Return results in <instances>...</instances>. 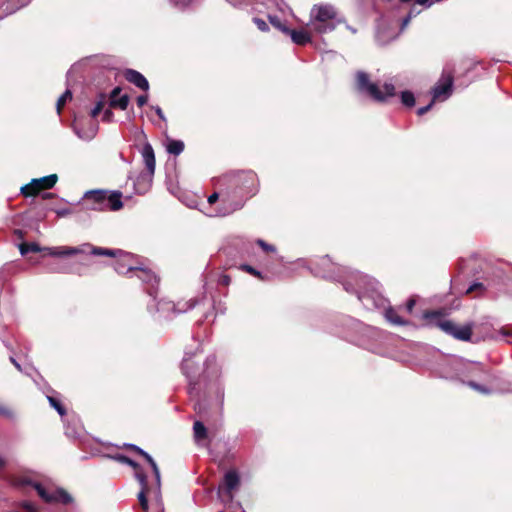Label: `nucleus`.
Listing matches in <instances>:
<instances>
[{"instance_id":"603ef678","label":"nucleus","mask_w":512,"mask_h":512,"mask_svg":"<svg viewBox=\"0 0 512 512\" xmlns=\"http://www.w3.org/2000/svg\"><path fill=\"white\" fill-rule=\"evenodd\" d=\"M219 282L222 284V285H229L230 284V277L228 275H222L219 279Z\"/></svg>"},{"instance_id":"0eeeda50","label":"nucleus","mask_w":512,"mask_h":512,"mask_svg":"<svg viewBox=\"0 0 512 512\" xmlns=\"http://www.w3.org/2000/svg\"><path fill=\"white\" fill-rule=\"evenodd\" d=\"M464 369L480 370V364L476 362L465 361L461 358H453L440 364L439 373L446 379L462 380Z\"/></svg>"},{"instance_id":"4468645a","label":"nucleus","mask_w":512,"mask_h":512,"mask_svg":"<svg viewBox=\"0 0 512 512\" xmlns=\"http://www.w3.org/2000/svg\"><path fill=\"white\" fill-rule=\"evenodd\" d=\"M124 447H126L127 449H130L132 451H135L139 455L143 456L146 459V461L149 463V465L152 468L154 477H155V493L159 494L160 487H161V476H160V470L158 468L157 463L154 461V459L151 457L150 454H148L142 448L138 447L135 444L127 443V444H124Z\"/></svg>"},{"instance_id":"393cba45","label":"nucleus","mask_w":512,"mask_h":512,"mask_svg":"<svg viewBox=\"0 0 512 512\" xmlns=\"http://www.w3.org/2000/svg\"><path fill=\"white\" fill-rule=\"evenodd\" d=\"M287 34L290 35L292 41L298 45H305L310 42V36L308 32L304 30H290Z\"/></svg>"},{"instance_id":"f8f14e48","label":"nucleus","mask_w":512,"mask_h":512,"mask_svg":"<svg viewBox=\"0 0 512 512\" xmlns=\"http://www.w3.org/2000/svg\"><path fill=\"white\" fill-rule=\"evenodd\" d=\"M57 175L51 174L49 176L32 179L31 182L21 187V193L28 197L38 194L42 189H50L57 182Z\"/></svg>"},{"instance_id":"c756f323","label":"nucleus","mask_w":512,"mask_h":512,"mask_svg":"<svg viewBox=\"0 0 512 512\" xmlns=\"http://www.w3.org/2000/svg\"><path fill=\"white\" fill-rule=\"evenodd\" d=\"M74 131L78 135L79 138L83 140H91L94 138L97 132V126L93 124L88 131H83L78 128L77 125L74 126Z\"/></svg>"},{"instance_id":"423d86ee","label":"nucleus","mask_w":512,"mask_h":512,"mask_svg":"<svg viewBox=\"0 0 512 512\" xmlns=\"http://www.w3.org/2000/svg\"><path fill=\"white\" fill-rule=\"evenodd\" d=\"M356 85L360 92L366 93L372 99L379 102L385 101L388 97L395 95V87L393 84L385 83L383 85L384 91H381L379 86L375 83H372L369 80L368 74L363 71L357 72Z\"/></svg>"},{"instance_id":"37998d69","label":"nucleus","mask_w":512,"mask_h":512,"mask_svg":"<svg viewBox=\"0 0 512 512\" xmlns=\"http://www.w3.org/2000/svg\"><path fill=\"white\" fill-rule=\"evenodd\" d=\"M175 6L179 8H185L189 6L194 0H170Z\"/></svg>"},{"instance_id":"b1692460","label":"nucleus","mask_w":512,"mask_h":512,"mask_svg":"<svg viewBox=\"0 0 512 512\" xmlns=\"http://www.w3.org/2000/svg\"><path fill=\"white\" fill-rule=\"evenodd\" d=\"M139 484H140L141 490L138 493L137 498L140 502L142 509L147 510L148 509L147 494L152 492V487L149 486V484L147 482V477H144V481L139 482Z\"/></svg>"},{"instance_id":"ea45409f","label":"nucleus","mask_w":512,"mask_h":512,"mask_svg":"<svg viewBox=\"0 0 512 512\" xmlns=\"http://www.w3.org/2000/svg\"><path fill=\"white\" fill-rule=\"evenodd\" d=\"M257 244L265 251V252H275L276 251V248L275 246L273 245H270L268 243H266L264 240L262 239H258L257 240Z\"/></svg>"},{"instance_id":"4be33fe9","label":"nucleus","mask_w":512,"mask_h":512,"mask_svg":"<svg viewBox=\"0 0 512 512\" xmlns=\"http://www.w3.org/2000/svg\"><path fill=\"white\" fill-rule=\"evenodd\" d=\"M395 37V32L390 30L389 27H382L381 25H378L376 32V40L380 45H385L389 43Z\"/></svg>"},{"instance_id":"69168bd1","label":"nucleus","mask_w":512,"mask_h":512,"mask_svg":"<svg viewBox=\"0 0 512 512\" xmlns=\"http://www.w3.org/2000/svg\"><path fill=\"white\" fill-rule=\"evenodd\" d=\"M347 28L352 32V33H356V30L350 26H347Z\"/></svg>"},{"instance_id":"473e14b6","label":"nucleus","mask_w":512,"mask_h":512,"mask_svg":"<svg viewBox=\"0 0 512 512\" xmlns=\"http://www.w3.org/2000/svg\"><path fill=\"white\" fill-rule=\"evenodd\" d=\"M401 102L407 107H413L415 105V98L412 92L403 91L401 93Z\"/></svg>"},{"instance_id":"2eb2a0df","label":"nucleus","mask_w":512,"mask_h":512,"mask_svg":"<svg viewBox=\"0 0 512 512\" xmlns=\"http://www.w3.org/2000/svg\"><path fill=\"white\" fill-rule=\"evenodd\" d=\"M133 275L141 280L143 283L149 284L151 287L148 289V294L153 297V301L156 298V288L159 280L155 273L150 269L135 267Z\"/></svg>"},{"instance_id":"5701e85b","label":"nucleus","mask_w":512,"mask_h":512,"mask_svg":"<svg viewBox=\"0 0 512 512\" xmlns=\"http://www.w3.org/2000/svg\"><path fill=\"white\" fill-rule=\"evenodd\" d=\"M203 373L205 374L206 378H210V377L216 378L219 376L220 371L216 364L215 356H209L206 358V361L204 363Z\"/></svg>"},{"instance_id":"e433bc0d","label":"nucleus","mask_w":512,"mask_h":512,"mask_svg":"<svg viewBox=\"0 0 512 512\" xmlns=\"http://www.w3.org/2000/svg\"><path fill=\"white\" fill-rule=\"evenodd\" d=\"M105 104V96L101 95L100 100L96 103L95 107L91 110V116L95 118L103 109Z\"/></svg>"},{"instance_id":"bf43d9fd","label":"nucleus","mask_w":512,"mask_h":512,"mask_svg":"<svg viewBox=\"0 0 512 512\" xmlns=\"http://www.w3.org/2000/svg\"><path fill=\"white\" fill-rule=\"evenodd\" d=\"M10 360H11V362L14 364V366H15L18 370H20V371H21V366H20V364L15 360V358L10 357Z\"/></svg>"},{"instance_id":"de8ad7c7","label":"nucleus","mask_w":512,"mask_h":512,"mask_svg":"<svg viewBox=\"0 0 512 512\" xmlns=\"http://www.w3.org/2000/svg\"><path fill=\"white\" fill-rule=\"evenodd\" d=\"M243 269L254 276L261 277V273L249 265H244Z\"/></svg>"},{"instance_id":"c85d7f7f","label":"nucleus","mask_w":512,"mask_h":512,"mask_svg":"<svg viewBox=\"0 0 512 512\" xmlns=\"http://www.w3.org/2000/svg\"><path fill=\"white\" fill-rule=\"evenodd\" d=\"M385 318L387 319V321L394 325L407 324V322L403 320L393 308H388L385 310Z\"/></svg>"},{"instance_id":"dca6fc26","label":"nucleus","mask_w":512,"mask_h":512,"mask_svg":"<svg viewBox=\"0 0 512 512\" xmlns=\"http://www.w3.org/2000/svg\"><path fill=\"white\" fill-rule=\"evenodd\" d=\"M90 247V244L86 243L79 247L69 246H56V247H44L45 252L53 257H64L73 256L76 254L86 253V248Z\"/></svg>"},{"instance_id":"2f4dec72","label":"nucleus","mask_w":512,"mask_h":512,"mask_svg":"<svg viewBox=\"0 0 512 512\" xmlns=\"http://www.w3.org/2000/svg\"><path fill=\"white\" fill-rule=\"evenodd\" d=\"M268 19H269V22L275 27L277 28L278 30L282 31L283 33H288L290 32V29L287 28L282 22L281 20L277 17V16H272V15H269L268 16Z\"/></svg>"},{"instance_id":"39448f33","label":"nucleus","mask_w":512,"mask_h":512,"mask_svg":"<svg viewBox=\"0 0 512 512\" xmlns=\"http://www.w3.org/2000/svg\"><path fill=\"white\" fill-rule=\"evenodd\" d=\"M423 318L427 320L429 325L440 328L442 331L453 336L455 339L468 341L471 338V325L458 326L452 321L443 319L442 314L439 311L425 312Z\"/></svg>"},{"instance_id":"7c9ffc66","label":"nucleus","mask_w":512,"mask_h":512,"mask_svg":"<svg viewBox=\"0 0 512 512\" xmlns=\"http://www.w3.org/2000/svg\"><path fill=\"white\" fill-rule=\"evenodd\" d=\"M21 255H26L28 252H45L44 247H40L37 243H23L19 246Z\"/></svg>"},{"instance_id":"49530a36","label":"nucleus","mask_w":512,"mask_h":512,"mask_svg":"<svg viewBox=\"0 0 512 512\" xmlns=\"http://www.w3.org/2000/svg\"><path fill=\"white\" fill-rule=\"evenodd\" d=\"M321 265L324 267H331L330 270L337 268L333 263L330 262V259L328 256H325L321 259Z\"/></svg>"},{"instance_id":"864d4df0","label":"nucleus","mask_w":512,"mask_h":512,"mask_svg":"<svg viewBox=\"0 0 512 512\" xmlns=\"http://www.w3.org/2000/svg\"><path fill=\"white\" fill-rule=\"evenodd\" d=\"M415 303H416V302H415V300H414V299H409V300L407 301L406 309H407V311H408L409 313H410V312H412V310H413V308H414V306H415Z\"/></svg>"},{"instance_id":"c9c22d12","label":"nucleus","mask_w":512,"mask_h":512,"mask_svg":"<svg viewBox=\"0 0 512 512\" xmlns=\"http://www.w3.org/2000/svg\"><path fill=\"white\" fill-rule=\"evenodd\" d=\"M10 512H37L36 507L33 503L28 501H23L20 504L18 510L10 511Z\"/></svg>"},{"instance_id":"cd10ccee","label":"nucleus","mask_w":512,"mask_h":512,"mask_svg":"<svg viewBox=\"0 0 512 512\" xmlns=\"http://www.w3.org/2000/svg\"><path fill=\"white\" fill-rule=\"evenodd\" d=\"M88 251H89L90 254L97 255V256H116L117 254L121 253L120 250L115 251V250H111V249H105V248H100V247H93L91 245H90V247L86 248V253Z\"/></svg>"},{"instance_id":"79ce46f5","label":"nucleus","mask_w":512,"mask_h":512,"mask_svg":"<svg viewBox=\"0 0 512 512\" xmlns=\"http://www.w3.org/2000/svg\"><path fill=\"white\" fill-rule=\"evenodd\" d=\"M417 14H419V11H417L415 8H412L409 12V14L407 15V17H405L403 19V22H402V29L404 27H406L409 23V21L411 20L412 17L416 16Z\"/></svg>"},{"instance_id":"a211bd4d","label":"nucleus","mask_w":512,"mask_h":512,"mask_svg":"<svg viewBox=\"0 0 512 512\" xmlns=\"http://www.w3.org/2000/svg\"><path fill=\"white\" fill-rule=\"evenodd\" d=\"M114 459L118 461L119 463L126 464L133 468L134 470V476L137 479L138 482H143L144 477H146V474L144 473L142 467L132 460L131 458L123 455V454H117L114 456Z\"/></svg>"},{"instance_id":"ddd939ff","label":"nucleus","mask_w":512,"mask_h":512,"mask_svg":"<svg viewBox=\"0 0 512 512\" xmlns=\"http://www.w3.org/2000/svg\"><path fill=\"white\" fill-rule=\"evenodd\" d=\"M453 77L450 74L443 73L438 83L432 90L433 100L444 101L452 94Z\"/></svg>"},{"instance_id":"6e6552de","label":"nucleus","mask_w":512,"mask_h":512,"mask_svg":"<svg viewBox=\"0 0 512 512\" xmlns=\"http://www.w3.org/2000/svg\"><path fill=\"white\" fill-rule=\"evenodd\" d=\"M194 306L195 302L192 300L184 303L179 302L177 304L172 301L161 300L155 305L149 304L148 309L150 312L156 311L160 313V316L164 319H169L171 318L172 314L186 312L191 310Z\"/></svg>"},{"instance_id":"f3484780","label":"nucleus","mask_w":512,"mask_h":512,"mask_svg":"<svg viewBox=\"0 0 512 512\" xmlns=\"http://www.w3.org/2000/svg\"><path fill=\"white\" fill-rule=\"evenodd\" d=\"M125 79L134 84L136 87L147 91L149 89V83L147 79L138 71L133 69H127L124 72Z\"/></svg>"},{"instance_id":"09e8293b","label":"nucleus","mask_w":512,"mask_h":512,"mask_svg":"<svg viewBox=\"0 0 512 512\" xmlns=\"http://www.w3.org/2000/svg\"><path fill=\"white\" fill-rule=\"evenodd\" d=\"M148 101V96L147 95H140L137 97V104L139 107H142L144 106Z\"/></svg>"},{"instance_id":"1a4fd4ad","label":"nucleus","mask_w":512,"mask_h":512,"mask_svg":"<svg viewBox=\"0 0 512 512\" xmlns=\"http://www.w3.org/2000/svg\"><path fill=\"white\" fill-rule=\"evenodd\" d=\"M199 350V345L196 346L193 351H185L181 369L183 374L187 377L189 381V394L192 396L195 390L196 382H194V378L198 375L200 371V367L198 362L194 361V358L197 356V352Z\"/></svg>"},{"instance_id":"13d9d810","label":"nucleus","mask_w":512,"mask_h":512,"mask_svg":"<svg viewBox=\"0 0 512 512\" xmlns=\"http://www.w3.org/2000/svg\"><path fill=\"white\" fill-rule=\"evenodd\" d=\"M0 414L5 416H11L12 413L8 409L0 407Z\"/></svg>"},{"instance_id":"412c9836","label":"nucleus","mask_w":512,"mask_h":512,"mask_svg":"<svg viewBox=\"0 0 512 512\" xmlns=\"http://www.w3.org/2000/svg\"><path fill=\"white\" fill-rule=\"evenodd\" d=\"M121 254H123V257L121 259L117 260V262L115 264V271L118 274H125L128 272L133 273L135 266L130 264L131 255L129 253H123L122 251H121Z\"/></svg>"},{"instance_id":"58836bf2","label":"nucleus","mask_w":512,"mask_h":512,"mask_svg":"<svg viewBox=\"0 0 512 512\" xmlns=\"http://www.w3.org/2000/svg\"><path fill=\"white\" fill-rule=\"evenodd\" d=\"M467 385L469 387H471L472 389L482 393V394H488L490 392V390L474 381H468L467 382Z\"/></svg>"},{"instance_id":"e2e57ef3","label":"nucleus","mask_w":512,"mask_h":512,"mask_svg":"<svg viewBox=\"0 0 512 512\" xmlns=\"http://www.w3.org/2000/svg\"><path fill=\"white\" fill-rule=\"evenodd\" d=\"M52 196H53V194H52V193H50V192H45V193H43V194H42V198H43V199H49V198H51Z\"/></svg>"},{"instance_id":"338daca9","label":"nucleus","mask_w":512,"mask_h":512,"mask_svg":"<svg viewBox=\"0 0 512 512\" xmlns=\"http://www.w3.org/2000/svg\"><path fill=\"white\" fill-rule=\"evenodd\" d=\"M227 2H229L230 4H232L233 6H237V4L235 2H233L232 0H227Z\"/></svg>"},{"instance_id":"6e6d98bb","label":"nucleus","mask_w":512,"mask_h":512,"mask_svg":"<svg viewBox=\"0 0 512 512\" xmlns=\"http://www.w3.org/2000/svg\"><path fill=\"white\" fill-rule=\"evenodd\" d=\"M416 3L426 7H430L432 5L431 0H416Z\"/></svg>"},{"instance_id":"4d7b16f0","label":"nucleus","mask_w":512,"mask_h":512,"mask_svg":"<svg viewBox=\"0 0 512 512\" xmlns=\"http://www.w3.org/2000/svg\"><path fill=\"white\" fill-rule=\"evenodd\" d=\"M480 287H482V284H481V283H474V284H472V285L467 289V291H466V292H467V293H470V292H472V291H474L475 289L480 288Z\"/></svg>"},{"instance_id":"aec40b11","label":"nucleus","mask_w":512,"mask_h":512,"mask_svg":"<svg viewBox=\"0 0 512 512\" xmlns=\"http://www.w3.org/2000/svg\"><path fill=\"white\" fill-rule=\"evenodd\" d=\"M121 88L115 87L110 93V106L125 110L129 103L127 94L120 95Z\"/></svg>"},{"instance_id":"a19ab883","label":"nucleus","mask_w":512,"mask_h":512,"mask_svg":"<svg viewBox=\"0 0 512 512\" xmlns=\"http://www.w3.org/2000/svg\"><path fill=\"white\" fill-rule=\"evenodd\" d=\"M253 21L260 31L266 32L269 30L268 24L263 19L254 18Z\"/></svg>"},{"instance_id":"6ab92c4d","label":"nucleus","mask_w":512,"mask_h":512,"mask_svg":"<svg viewBox=\"0 0 512 512\" xmlns=\"http://www.w3.org/2000/svg\"><path fill=\"white\" fill-rule=\"evenodd\" d=\"M143 162L150 176L155 172V154L152 146L146 143L141 151Z\"/></svg>"},{"instance_id":"20e7f679","label":"nucleus","mask_w":512,"mask_h":512,"mask_svg":"<svg viewBox=\"0 0 512 512\" xmlns=\"http://www.w3.org/2000/svg\"><path fill=\"white\" fill-rule=\"evenodd\" d=\"M340 22L336 9L330 4H316L311 8L310 27L319 34L333 31Z\"/></svg>"},{"instance_id":"9b49d317","label":"nucleus","mask_w":512,"mask_h":512,"mask_svg":"<svg viewBox=\"0 0 512 512\" xmlns=\"http://www.w3.org/2000/svg\"><path fill=\"white\" fill-rule=\"evenodd\" d=\"M240 478L235 470H229L225 473L222 485L218 489V496L223 502H229L233 499V491L238 488Z\"/></svg>"},{"instance_id":"7ed1b4c3","label":"nucleus","mask_w":512,"mask_h":512,"mask_svg":"<svg viewBox=\"0 0 512 512\" xmlns=\"http://www.w3.org/2000/svg\"><path fill=\"white\" fill-rule=\"evenodd\" d=\"M122 193L108 190H89L84 193L82 206L86 210L118 211L123 207Z\"/></svg>"},{"instance_id":"3c124183","label":"nucleus","mask_w":512,"mask_h":512,"mask_svg":"<svg viewBox=\"0 0 512 512\" xmlns=\"http://www.w3.org/2000/svg\"><path fill=\"white\" fill-rule=\"evenodd\" d=\"M113 117V113L110 109H107L103 113V120L110 121Z\"/></svg>"},{"instance_id":"a18cd8bd","label":"nucleus","mask_w":512,"mask_h":512,"mask_svg":"<svg viewBox=\"0 0 512 512\" xmlns=\"http://www.w3.org/2000/svg\"><path fill=\"white\" fill-rule=\"evenodd\" d=\"M434 101H435V100H433V99H432V101H431L428 105H426V106H424V107H420V108L417 110V114H418L419 116H422V115H424L426 112H428V111L432 108V106H433V104H434Z\"/></svg>"},{"instance_id":"5fc2aeb1","label":"nucleus","mask_w":512,"mask_h":512,"mask_svg":"<svg viewBox=\"0 0 512 512\" xmlns=\"http://www.w3.org/2000/svg\"><path fill=\"white\" fill-rule=\"evenodd\" d=\"M153 109L155 110L156 114L159 116V118L163 121L166 120L164 114H163V111L162 109L159 107V106H156V107H153Z\"/></svg>"},{"instance_id":"c03bdc74","label":"nucleus","mask_w":512,"mask_h":512,"mask_svg":"<svg viewBox=\"0 0 512 512\" xmlns=\"http://www.w3.org/2000/svg\"><path fill=\"white\" fill-rule=\"evenodd\" d=\"M335 269H336V268H334V269H332V270H329V271H327V272H323V273H321V272H316V274H317V275H319V276H321V277H324V278H331V279H336V281H340V279H339V278H336V277L333 275V273H334V270H335Z\"/></svg>"},{"instance_id":"72a5a7b5","label":"nucleus","mask_w":512,"mask_h":512,"mask_svg":"<svg viewBox=\"0 0 512 512\" xmlns=\"http://www.w3.org/2000/svg\"><path fill=\"white\" fill-rule=\"evenodd\" d=\"M47 399L50 405L59 413L60 416H64L66 414L65 408L58 399L53 396H47Z\"/></svg>"},{"instance_id":"0e129e2a","label":"nucleus","mask_w":512,"mask_h":512,"mask_svg":"<svg viewBox=\"0 0 512 512\" xmlns=\"http://www.w3.org/2000/svg\"><path fill=\"white\" fill-rule=\"evenodd\" d=\"M5 465V461L3 457L0 455V468H2Z\"/></svg>"},{"instance_id":"4c0bfd02","label":"nucleus","mask_w":512,"mask_h":512,"mask_svg":"<svg viewBox=\"0 0 512 512\" xmlns=\"http://www.w3.org/2000/svg\"><path fill=\"white\" fill-rule=\"evenodd\" d=\"M482 373H484V370L481 365H480V370L464 369V374L462 375L461 381L464 382V378H468V377H478Z\"/></svg>"},{"instance_id":"f704fd0d","label":"nucleus","mask_w":512,"mask_h":512,"mask_svg":"<svg viewBox=\"0 0 512 512\" xmlns=\"http://www.w3.org/2000/svg\"><path fill=\"white\" fill-rule=\"evenodd\" d=\"M72 98V93L69 89H67L58 99L57 103H56V109H57V112L58 114L61 112L62 110V107L64 106V104L70 100Z\"/></svg>"},{"instance_id":"f03ea898","label":"nucleus","mask_w":512,"mask_h":512,"mask_svg":"<svg viewBox=\"0 0 512 512\" xmlns=\"http://www.w3.org/2000/svg\"><path fill=\"white\" fill-rule=\"evenodd\" d=\"M350 277L355 281L357 288L350 281L345 280L342 282L344 289L349 293H355L367 310L385 307L386 299L379 291L378 281L358 272L352 273Z\"/></svg>"},{"instance_id":"9d476101","label":"nucleus","mask_w":512,"mask_h":512,"mask_svg":"<svg viewBox=\"0 0 512 512\" xmlns=\"http://www.w3.org/2000/svg\"><path fill=\"white\" fill-rule=\"evenodd\" d=\"M34 488L38 495L47 503L60 502L63 504H69L73 500L71 495L61 488L47 489L39 483H35Z\"/></svg>"},{"instance_id":"680f3d73","label":"nucleus","mask_w":512,"mask_h":512,"mask_svg":"<svg viewBox=\"0 0 512 512\" xmlns=\"http://www.w3.org/2000/svg\"><path fill=\"white\" fill-rule=\"evenodd\" d=\"M10 360H11V362L14 364V366H15L18 370H20V371H21V366H20V364L15 360V358L10 357Z\"/></svg>"},{"instance_id":"8fccbe9b","label":"nucleus","mask_w":512,"mask_h":512,"mask_svg":"<svg viewBox=\"0 0 512 512\" xmlns=\"http://www.w3.org/2000/svg\"><path fill=\"white\" fill-rule=\"evenodd\" d=\"M57 216L64 217L71 213L70 209L63 208V209H57L56 211Z\"/></svg>"},{"instance_id":"bb28decb","label":"nucleus","mask_w":512,"mask_h":512,"mask_svg":"<svg viewBox=\"0 0 512 512\" xmlns=\"http://www.w3.org/2000/svg\"><path fill=\"white\" fill-rule=\"evenodd\" d=\"M166 149H167V152L169 154H173V155H179L183 152L184 150V143L183 141L181 140H173V139H169L168 140V143H167V146H166Z\"/></svg>"},{"instance_id":"a878e982","label":"nucleus","mask_w":512,"mask_h":512,"mask_svg":"<svg viewBox=\"0 0 512 512\" xmlns=\"http://www.w3.org/2000/svg\"><path fill=\"white\" fill-rule=\"evenodd\" d=\"M194 438L197 443L207 438V429L201 421H195L193 425Z\"/></svg>"},{"instance_id":"f257e3e1","label":"nucleus","mask_w":512,"mask_h":512,"mask_svg":"<svg viewBox=\"0 0 512 512\" xmlns=\"http://www.w3.org/2000/svg\"><path fill=\"white\" fill-rule=\"evenodd\" d=\"M235 188L233 191L226 190L221 194L214 192L208 197V203L214 204L219 200L211 216L224 217L241 209L247 198L257 192V176L253 172H245L233 179Z\"/></svg>"},{"instance_id":"052dcab7","label":"nucleus","mask_w":512,"mask_h":512,"mask_svg":"<svg viewBox=\"0 0 512 512\" xmlns=\"http://www.w3.org/2000/svg\"><path fill=\"white\" fill-rule=\"evenodd\" d=\"M10 360H11V362L14 364V366H15L18 370H20V371H21V366H20V364L15 360V358L10 357Z\"/></svg>"}]
</instances>
